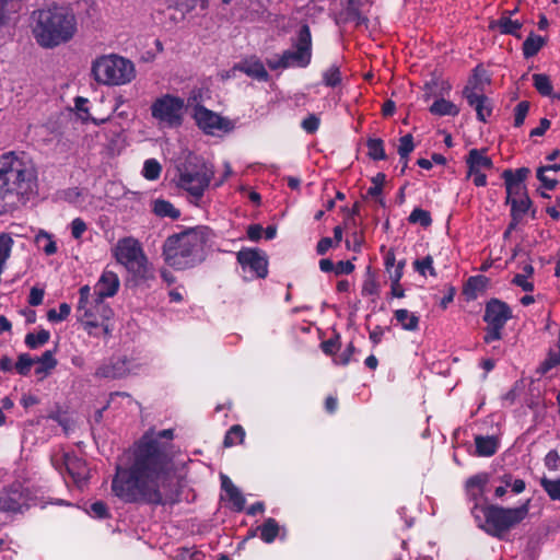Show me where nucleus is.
<instances>
[{"mask_svg": "<svg viewBox=\"0 0 560 560\" xmlns=\"http://www.w3.org/2000/svg\"><path fill=\"white\" fill-rule=\"evenodd\" d=\"M173 439V429H149L136 444L132 465L116 467L113 492L128 503H163L172 492Z\"/></svg>", "mask_w": 560, "mask_h": 560, "instance_id": "obj_1", "label": "nucleus"}, {"mask_svg": "<svg viewBox=\"0 0 560 560\" xmlns=\"http://www.w3.org/2000/svg\"><path fill=\"white\" fill-rule=\"evenodd\" d=\"M35 176L13 152L0 159V214L25 202V195L32 191Z\"/></svg>", "mask_w": 560, "mask_h": 560, "instance_id": "obj_2", "label": "nucleus"}, {"mask_svg": "<svg viewBox=\"0 0 560 560\" xmlns=\"http://www.w3.org/2000/svg\"><path fill=\"white\" fill-rule=\"evenodd\" d=\"M36 25L33 30L37 43L44 48H52L69 42L75 33V18L66 8L52 5L33 13Z\"/></svg>", "mask_w": 560, "mask_h": 560, "instance_id": "obj_3", "label": "nucleus"}, {"mask_svg": "<svg viewBox=\"0 0 560 560\" xmlns=\"http://www.w3.org/2000/svg\"><path fill=\"white\" fill-rule=\"evenodd\" d=\"M471 513L481 529L491 536L501 538L527 516L528 503L509 509L476 503Z\"/></svg>", "mask_w": 560, "mask_h": 560, "instance_id": "obj_4", "label": "nucleus"}, {"mask_svg": "<svg viewBox=\"0 0 560 560\" xmlns=\"http://www.w3.org/2000/svg\"><path fill=\"white\" fill-rule=\"evenodd\" d=\"M91 71L98 83L107 85L126 84L130 82L136 74L133 63L117 55L97 58L93 62Z\"/></svg>", "mask_w": 560, "mask_h": 560, "instance_id": "obj_5", "label": "nucleus"}, {"mask_svg": "<svg viewBox=\"0 0 560 560\" xmlns=\"http://www.w3.org/2000/svg\"><path fill=\"white\" fill-rule=\"evenodd\" d=\"M207 229L197 226L177 233V270L195 267L205 259Z\"/></svg>", "mask_w": 560, "mask_h": 560, "instance_id": "obj_6", "label": "nucleus"}, {"mask_svg": "<svg viewBox=\"0 0 560 560\" xmlns=\"http://www.w3.org/2000/svg\"><path fill=\"white\" fill-rule=\"evenodd\" d=\"M179 171V185L198 200L209 186L213 172L197 155L187 152L185 163Z\"/></svg>", "mask_w": 560, "mask_h": 560, "instance_id": "obj_7", "label": "nucleus"}, {"mask_svg": "<svg viewBox=\"0 0 560 560\" xmlns=\"http://www.w3.org/2000/svg\"><path fill=\"white\" fill-rule=\"evenodd\" d=\"M115 257L136 278L145 279L148 275V259L138 241L126 237L117 243Z\"/></svg>", "mask_w": 560, "mask_h": 560, "instance_id": "obj_8", "label": "nucleus"}, {"mask_svg": "<svg viewBox=\"0 0 560 560\" xmlns=\"http://www.w3.org/2000/svg\"><path fill=\"white\" fill-rule=\"evenodd\" d=\"M294 47V50L284 51L279 60H269L268 66L271 69H277L293 66L306 67L310 63L312 57V37L307 25L301 27Z\"/></svg>", "mask_w": 560, "mask_h": 560, "instance_id": "obj_9", "label": "nucleus"}, {"mask_svg": "<svg viewBox=\"0 0 560 560\" xmlns=\"http://www.w3.org/2000/svg\"><path fill=\"white\" fill-rule=\"evenodd\" d=\"M512 317L510 306L497 299L490 300L486 304L483 320L488 327L483 337L485 342L490 343L502 338V329L506 322Z\"/></svg>", "mask_w": 560, "mask_h": 560, "instance_id": "obj_10", "label": "nucleus"}, {"mask_svg": "<svg viewBox=\"0 0 560 560\" xmlns=\"http://www.w3.org/2000/svg\"><path fill=\"white\" fill-rule=\"evenodd\" d=\"M191 116L199 129L210 136L228 133L235 127L234 122L230 119L224 118L203 106H195Z\"/></svg>", "mask_w": 560, "mask_h": 560, "instance_id": "obj_11", "label": "nucleus"}, {"mask_svg": "<svg viewBox=\"0 0 560 560\" xmlns=\"http://www.w3.org/2000/svg\"><path fill=\"white\" fill-rule=\"evenodd\" d=\"M237 261L242 266L244 278L247 280L265 278L268 273L267 257L258 249H241L237 253Z\"/></svg>", "mask_w": 560, "mask_h": 560, "instance_id": "obj_12", "label": "nucleus"}, {"mask_svg": "<svg viewBox=\"0 0 560 560\" xmlns=\"http://www.w3.org/2000/svg\"><path fill=\"white\" fill-rule=\"evenodd\" d=\"M466 162L468 165V177L472 178L477 187L485 186L487 184V176L483 172L492 168L491 159L483 151L472 149L469 151Z\"/></svg>", "mask_w": 560, "mask_h": 560, "instance_id": "obj_13", "label": "nucleus"}, {"mask_svg": "<svg viewBox=\"0 0 560 560\" xmlns=\"http://www.w3.org/2000/svg\"><path fill=\"white\" fill-rule=\"evenodd\" d=\"M237 70L260 81H266L268 79V72L266 71L262 62L255 57L245 59L242 62L235 65L230 71L225 72L224 74L222 73V79H229L233 77Z\"/></svg>", "mask_w": 560, "mask_h": 560, "instance_id": "obj_14", "label": "nucleus"}, {"mask_svg": "<svg viewBox=\"0 0 560 560\" xmlns=\"http://www.w3.org/2000/svg\"><path fill=\"white\" fill-rule=\"evenodd\" d=\"M152 116L172 126L175 122V96L166 94L151 106Z\"/></svg>", "mask_w": 560, "mask_h": 560, "instance_id": "obj_15", "label": "nucleus"}, {"mask_svg": "<svg viewBox=\"0 0 560 560\" xmlns=\"http://www.w3.org/2000/svg\"><path fill=\"white\" fill-rule=\"evenodd\" d=\"M118 288L119 279L117 275L113 271H104L96 284V304L102 306L104 298L114 296Z\"/></svg>", "mask_w": 560, "mask_h": 560, "instance_id": "obj_16", "label": "nucleus"}, {"mask_svg": "<svg viewBox=\"0 0 560 560\" xmlns=\"http://www.w3.org/2000/svg\"><path fill=\"white\" fill-rule=\"evenodd\" d=\"M464 96L468 104L475 108L477 118L480 121H486L491 115L492 107L487 96L474 92L470 88H465Z\"/></svg>", "mask_w": 560, "mask_h": 560, "instance_id": "obj_17", "label": "nucleus"}, {"mask_svg": "<svg viewBox=\"0 0 560 560\" xmlns=\"http://www.w3.org/2000/svg\"><path fill=\"white\" fill-rule=\"evenodd\" d=\"M529 175V170L526 167L517 168L515 172L508 170L503 173V178L506 187V195H520L525 190L524 180Z\"/></svg>", "mask_w": 560, "mask_h": 560, "instance_id": "obj_18", "label": "nucleus"}, {"mask_svg": "<svg viewBox=\"0 0 560 560\" xmlns=\"http://www.w3.org/2000/svg\"><path fill=\"white\" fill-rule=\"evenodd\" d=\"M506 202L511 205V215L515 222H520L524 218L530 206L525 190H522L520 195H508Z\"/></svg>", "mask_w": 560, "mask_h": 560, "instance_id": "obj_19", "label": "nucleus"}, {"mask_svg": "<svg viewBox=\"0 0 560 560\" xmlns=\"http://www.w3.org/2000/svg\"><path fill=\"white\" fill-rule=\"evenodd\" d=\"M221 487L224 490L232 509L237 512L242 511L245 506V498L238 488L235 487L232 480L225 475H221Z\"/></svg>", "mask_w": 560, "mask_h": 560, "instance_id": "obj_20", "label": "nucleus"}, {"mask_svg": "<svg viewBox=\"0 0 560 560\" xmlns=\"http://www.w3.org/2000/svg\"><path fill=\"white\" fill-rule=\"evenodd\" d=\"M128 372L126 366V360L116 359L108 364H105L97 369L95 375L105 378H120Z\"/></svg>", "mask_w": 560, "mask_h": 560, "instance_id": "obj_21", "label": "nucleus"}, {"mask_svg": "<svg viewBox=\"0 0 560 560\" xmlns=\"http://www.w3.org/2000/svg\"><path fill=\"white\" fill-rule=\"evenodd\" d=\"M394 317L404 330L416 331L419 328V316L406 308L396 310Z\"/></svg>", "mask_w": 560, "mask_h": 560, "instance_id": "obj_22", "label": "nucleus"}, {"mask_svg": "<svg viewBox=\"0 0 560 560\" xmlns=\"http://www.w3.org/2000/svg\"><path fill=\"white\" fill-rule=\"evenodd\" d=\"M476 454L482 457L492 456L499 447V441L494 436L478 435L475 438Z\"/></svg>", "mask_w": 560, "mask_h": 560, "instance_id": "obj_23", "label": "nucleus"}, {"mask_svg": "<svg viewBox=\"0 0 560 560\" xmlns=\"http://www.w3.org/2000/svg\"><path fill=\"white\" fill-rule=\"evenodd\" d=\"M364 5L360 0H349L347 8V20L353 22L357 26H366L368 18L365 16Z\"/></svg>", "mask_w": 560, "mask_h": 560, "instance_id": "obj_24", "label": "nucleus"}, {"mask_svg": "<svg viewBox=\"0 0 560 560\" xmlns=\"http://www.w3.org/2000/svg\"><path fill=\"white\" fill-rule=\"evenodd\" d=\"M488 482V475L480 474L472 476L466 482L468 494L474 499L478 500L483 495L485 487Z\"/></svg>", "mask_w": 560, "mask_h": 560, "instance_id": "obj_25", "label": "nucleus"}, {"mask_svg": "<svg viewBox=\"0 0 560 560\" xmlns=\"http://www.w3.org/2000/svg\"><path fill=\"white\" fill-rule=\"evenodd\" d=\"M430 113L435 116H456L459 113V108L453 102L441 97L435 100L430 106Z\"/></svg>", "mask_w": 560, "mask_h": 560, "instance_id": "obj_26", "label": "nucleus"}, {"mask_svg": "<svg viewBox=\"0 0 560 560\" xmlns=\"http://www.w3.org/2000/svg\"><path fill=\"white\" fill-rule=\"evenodd\" d=\"M258 529L260 530V538L266 544H271L280 533L279 524L271 517L267 518Z\"/></svg>", "mask_w": 560, "mask_h": 560, "instance_id": "obj_27", "label": "nucleus"}, {"mask_svg": "<svg viewBox=\"0 0 560 560\" xmlns=\"http://www.w3.org/2000/svg\"><path fill=\"white\" fill-rule=\"evenodd\" d=\"M544 45V39L538 35H529L523 43V54L526 58L535 56Z\"/></svg>", "mask_w": 560, "mask_h": 560, "instance_id": "obj_28", "label": "nucleus"}, {"mask_svg": "<svg viewBox=\"0 0 560 560\" xmlns=\"http://www.w3.org/2000/svg\"><path fill=\"white\" fill-rule=\"evenodd\" d=\"M323 83L328 88H335L341 83L342 77L338 66H329L322 74Z\"/></svg>", "mask_w": 560, "mask_h": 560, "instance_id": "obj_29", "label": "nucleus"}, {"mask_svg": "<svg viewBox=\"0 0 560 560\" xmlns=\"http://www.w3.org/2000/svg\"><path fill=\"white\" fill-rule=\"evenodd\" d=\"M244 438H245L244 429L241 425L235 424V425L231 427V429L226 432L225 438H224V445L226 447H231V446L241 444V443H243Z\"/></svg>", "mask_w": 560, "mask_h": 560, "instance_id": "obj_30", "label": "nucleus"}, {"mask_svg": "<svg viewBox=\"0 0 560 560\" xmlns=\"http://www.w3.org/2000/svg\"><path fill=\"white\" fill-rule=\"evenodd\" d=\"M42 242H45L42 248L46 255L50 256L57 252V246L56 243L52 241L51 235L44 230H40L35 236V243L38 247L42 246Z\"/></svg>", "mask_w": 560, "mask_h": 560, "instance_id": "obj_31", "label": "nucleus"}, {"mask_svg": "<svg viewBox=\"0 0 560 560\" xmlns=\"http://www.w3.org/2000/svg\"><path fill=\"white\" fill-rule=\"evenodd\" d=\"M533 83L541 95L550 96L552 94V84L548 75L536 73L533 75Z\"/></svg>", "mask_w": 560, "mask_h": 560, "instance_id": "obj_32", "label": "nucleus"}, {"mask_svg": "<svg viewBox=\"0 0 560 560\" xmlns=\"http://www.w3.org/2000/svg\"><path fill=\"white\" fill-rule=\"evenodd\" d=\"M50 338V334L46 329H40L36 335L27 334L25 337V345L31 349H36L45 345Z\"/></svg>", "mask_w": 560, "mask_h": 560, "instance_id": "obj_33", "label": "nucleus"}, {"mask_svg": "<svg viewBox=\"0 0 560 560\" xmlns=\"http://www.w3.org/2000/svg\"><path fill=\"white\" fill-rule=\"evenodd\" d=\"M67 469H68L69 474L72 476L74 482L79 487H82V485L86 483L89 477H88V470L84 467V465H82L80 463H72L67 466Z\"/></svg>", "mask_w": 560, "mask_h": 560, "instance_id": "obj_34", "label": "nucleus"}, {"mask_svg": "<svg viewBox=\"0 0 560 560\" xmlns=\"http://www.w3.org/2000/svg\"><path fill=\"white\" fill-rule=\"evenodd\" d=\"M413 268L423 277H425L428 273L432 277L436 276L435 269L433 267V258L429 255L421 259L415 260Z\"/></svg>", "mask_w": 560, "mask_h": 560, "instance_id": "obj_35", "label": "nucleus"}, {"mask_svg": "<svg viewBox=\"0 0 560 560\" xmlns=\"http://www.w3.org/2000/svg\"><path fill=\"white\" fill-rule=\"evenodd\" d=\"M153 212L155 215L164 218L170 217L175 219V208L174 206L163 199H156L153 205Z\"/></svg>", "mask_w": 560, "mask_h": 560, "instance_id": "obj_36", "label": "nucleus"}, {"mask_svg": "<svg viewBox=\"0 0 560 560\" xmlns=\"http://www.w3.org/2000/svg\"><path fill=\"white\" fill-rule=\"evenodd\" d=\"M35 364L34 358H32L28 353H21L18 357V361L14 364V369L20 375L26 376L28 375L32 366Z\"/></svg>", "mask_w": 560, "mask_h": 560, "instance_id": "obj_37", "label": "nucleus"}, {"mask_svg": "<svg viewBox=\"0 0 560 560\" xmlns=\"http://www.w3.org/2000/svg\"><path fill=\"white\" fill-rule=\"evenodd\" d=\"M413 138L411 135H405L399 139L398 154L401 160H405L404 167L407 165L408 155L413 151Z\"/></svg>", "mask_w": 560, "mask_h": 560, "instance_id": "obj_38", "label": "nucleus"}, {"mask_svg": "<svg viewBox=\"0 0 560 560\" xmlns=\"http://www.w3.org/2000/svg\"><path fill=\"white\" fill-rule=\"evenodd\" d=\"M368 154L373 160L385 159L384 143L381 139H369L368 140Z\"/></svg>", "mask_w": 560, "mask_h": 560, "instance_id": "obj_39", "label": "nucleus"}, {"mask_svg": "<svg viewBox=\"0 0 560 560\" xmlns=\"http://www.w3.org/2000/svg\"><path fill=\"white\" fill-rule=\"evenodd\" d=\"M540 485L551 500L560 501V479L551 480L544 477L540 480Z\"/></svg>", "mask_w": 560, "mask_h": 560, "instance_id": "obj_40", "label": "nucleus"}, {"mask_svg": "<svg viewBox=\"0 0 560 560\" xmlns=\"http://www.w3.org/2000/svg\"><path fill=\"white\" fill-rule=\"evenodd\" d=\"M408 220L410 223H413V224L419 223L423 228H427L432 223V219H431L429 211L420 209V208L413 209L412 212L410 213Z\"/></svg>", "mask_w": 560, "mask_h": 560, "instance_id": "obj_41", "label": "nucleus"}, {"mask_svg": "<svg viewBox=\"0 0 560 560\" xmlns=\"http://www.w3.org/2000/svg\"><path fill=\"white\" fill-rule=\"evenodd\" d=\"M498 25L502 33L511 35H516V33L520 31L522 26V24L518 21L512 20L510 16H502L499 20Z\"/></svg>", "mask_w": 560, "mask_h": 560, "instance_id": "obj_42", "label": "nucleus"}, {"mask_svg": "<svg viewBox=\"0 0 560 560\" xmlns=\"http://www.w3.org/2000/svg\"><path fill=\"white\" fill-rule=\"evenodd\" d=\"M161 170H162V167H161L160 163L154 159H150L144 162L142 173L147 179L155 180L159 178Z\"/></svg>", "mask_w": 560, "mask_h": 560, "instance_id": "obj_43", "label": "nucleus"}, {"mask_svg": "<svg viewBox=\"0 0 560 560\" xmlns=\"http://www.w3.org/2000/svg\"><path fill=\"white\" fill-rule=\"evenodd\" d=\"M164 261L168 266L175 265V235H170L163 246Z\"/></svg>", "mask_w": 560, "mask_h": 560, "instance_id": "obj_44", "label": "nucleus"}, {"mask_svg": "<svg viewBox=\"0 0 560 560\" xmlns=\"http://www.w3.org/2000/svg\"><path fill=\"white\" fill-rule=\"evenodd\" d=\"M13 245L12 237L7 233L0 234V264H5L10 257L11 248Z\"/></svg>", "mask_w": 560, "mask_h": 560, "instance_id": "obj_45", "label": "nucleus"}, {"mask_svg": "<svg viewBox=\"0 0 560 560\" xmlns=\"http://www.w3.org/2000/svg\"><path fill=\"white\" fill-rule=\"evenodd\" d=\"M529 110V104L528 102H520L514 110V126L520 127L523 125L527 114Z\"/></svg>", "mask_w": 560, "mask_h": 560, "instance_id": "obj_46", "label": "nucleus"}, {"mask_svg": "<svg viewBox=\"0 0 560 560\" xmlns=\"http://www.w3.org/2000/svg\"><path fill=\"white\" fill-rule=\"evenodd\" d=\"M70 306L67 303H62L59 305V312L55 308H51L47 312V318L50 322L63 320L70 314Z\"/></svg>", "mask_w": 560, "mask_h": 560, "instance_id": "obj_47", "label": "nucleus"}, {"mask_svg": "<svg viewBox=\"0 0 560 560\" xmlns=\"http://www.w3.org/2000/svg\"><path fill=\"white\" fill-rule=\"evenodd\" d=\"M319 122L318 116L311 114L302 120L301 126L307 133H314L318 129Z\"/></svg>", "mask_w": 560, "mask_h": 560, "instance_id": "obj_48", "label": "nucleus"}, {"mask_svg": "<svg viewBox=\"0 0 560 560\" xmlns=\"http://www.w3.org/2000/svg\"><path fill=\"white\" fill-rule=\"evenodd\" d=\"M34 360L35 363H38L39 365L52 369H55L58 363L50 350L45 351L40 357L35 358Z\"/></svg>", "mask_w": 560, "mask_h": 560, "instance_id": "obj_49", "label": "nucleus"}, {"mask_svg": "<svg viewBox=\"0 0 560 560\" xmlns=\"http://www.w3.org/2000/svg\"><path fill=\"white\" fill-rule=\"evenodd\" d=\"M203 556L197 550L180 548L177 552V560H202Z\"/></svg>", "mask_w": 560, "mask_h": 560, "instance_id": "obj_50", "label": "nucleus"}, {"mask_svg": "<svg viewBox=\"0 0 560 560\" xmlns=\"http://www.w3.org/2000/svg\"><path fill=\"white\" fill-rule=\"evenodd\" d=\"M546 172H548V167H540L537 171V177L542 183L544 187L551 190L556 187L557 179L550 178L546 175Z\"/></svg>", "mask_w": 560, "mask_h": 560, "instance_id": "obj_51", "label": "nucleus"}, {"mask_svg": "<svg viewBox=\"0 0 560 560\" xmlns=\"http://www.w3.org/2000/svg\"><path fill=\"white\" fill-rule=\"evenodd\" d=\"M545 465L551 470H558L560 467V456L556 451H550L545 457Z\"/></svg>", "mask_w": 560, "mask_h": 560, "instance_id": "obj_52", "label": "nucleus"}, {"mask_svg": "<svg viewBox=\"0 0 560 560\" xmlns=\"http://www.w3.org/2000/svg\"><path fill=\"white\" fill-rule=\"evenodd\" d=\"M85 231H86V224L82 219L77 218L72 221L71 234L74 238H77V240L80 238Z\"/></svg>", "mask_w": 560, "mask_h": 560, "instance_id": "obj_53", "label": "nucleus"}, {"mask_svg": "<svg viewBox=\"0 0 560 560\" xmlns=\"http://www.w3.org/2000/svg\"><path fill=\"white\" fill-rule=\"evenodd\" d=\"M48 418L57 421L63 428V430L66 432L71 428L72 423H71L70 419L66 416L65 412H61V411L52 412L48 416Z\"/></svg>", "mask_w": 560, "mask_h": 560, "instance_id": "obj_54", "label": "nucleus"}, {"mask_svg": "<svg viewBox=\"0 0 560 560\" xmlns=\"http://www.w3.org/2000/svg\"><path fill=\"white\" fill-rule=\"evenodd\" d=\"M513 283L517 287H521L524 291L530 292L534 289L533 282L528 280V277L526 275H516L513 278Z\"/></svg>", "mask_w": 560, "mask_h": 560, "instance_id": "obj_55", "label": "nucleus"}, {"mask_svg": "<svg viewBox=\"0 0 560 560\" xmlns=\"http://www.w3.org/2000/svg\"><path fill=\"white\" fill-rule=\"evenodd\" d=\"M378 292V285L373 277H369L362 288V293L365 295H374Z\"/></svg>", "mask_w": 560, "mask_h": 560, "instance_id": "obj_56", "label": "nucleus"}, {"mask_svg": "<svg viewBox=\"0 0 560 560\" xmlns=\"http://www.w3.org/2000/svg\"><path fill=\"white\" fill-rule=\"evenodd\" d=\"M44 290L38 288H32L30 292L28 303L32 306H37L43 303Z\"/></svg>", "mask_w": 560, "mask_h": 560, "instance_id": "obj_57", "label": "nucleus"}, {"mask_svg": "<svg viewBox=\"0 0 560 560\" xmlns=\"http://www.w3.org/2000/svg\"><path fill=\"white\" fill-rule=\"evenodd\" d=\"M405 267V260L399 261L393 271H389V279L393 284L400 283Z\"/></svg>", "mask_w": 560, "mask_h": 560, "instance_id": "obj_58", "label": "nucleus"}, {"mask_svg": "<svg viewBox=\"0 0 560 560\" xmlns=\"http://www.w3.org/2000/svg\"><path fill=\"white\" fill-rule=\"evenodd\" d=\"M91 511L95 516L105 518L108 516L107 506L103 501H96L91 504Z\"/></svg>", "mask_w": 560, "mask_h": 560, "instance_id": "obj_59", "label": "nucleus"}, {"mask_svg": "<svg viewBox=\"0 0 560 560\" xmlns=\"http://www.w3.org/2000/svg\"><path fill=\"white\" fill-rule=\"evenodd\" d=\"M363 238L359 232H354L350 240L346 241L347 247L352 248L354 252H359L362 245Z\"/></svg>", "mask_w": 560, "mask_h": 560, "instance_id": "obj_60", "label": "nucleus"}, {"mask_svg": "<svg viewBox=\"0 0 560 560\" xmlns=\"http://www.w3.org/2000/svg\"><path fill=\"white\" fill-rule=\"evenodd\" d=\"M335 267L336 275H348L351 273L354 269V265L349 260L339 261Z\"/></svg>", "mask_w": 560, "mask_h": 560, "instance_id": "obj_61", "label": "nucleus"}, {"mask_svg": "<svg viewBox=\"0 0 560 560\" xmlns=\"http://www.w3.org/2000/svg\"><path fill=\"white\" fill-rule=\"evenodd\" d=\"M354 353V347L350 343L347 349L335 360L337 364L346 365Z\"/></svg>", "mask_w": 560, "mask_h": 560, "instance_id": "obj_62", "label": "nucleus"}, {"mask_svg": "<svg viewBox=\"0 0 560 560\" xmlns=\"http://www.w3.org/2000/svg\"><path fill=\"white\" fill-rule=\"evenodd\" d=\"M262 226L259 224H252L247 228V236L250 241H258L262 234Z\"/></svg>", "mask_w": 560, "mask_h": 560, "instance_id": "obj_63", "label": "nucleus"}, {"mask_svg": "<svg viewBox=\"0 0 560 560\" xmlns=\"http://www.w3.org/2000/svg\"><path fill=\"white\" fill-rule=\"evenodd\" d=\"M201 94H202V91L200 89H198V90H194L191 92L190 96L188 97L186 107L190 108L191 113L194 112L195 106H201L199 104V100L201 98Z\"/></svg>", "mask_w": 560, "mask_h": 560, "instance_id": "obj_64", "label": "nucleus"}]
</instances>
